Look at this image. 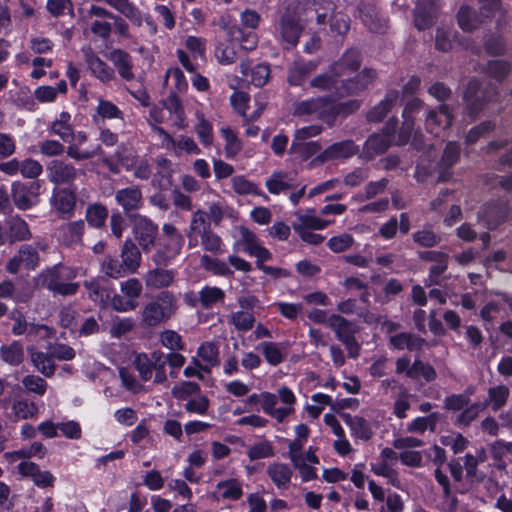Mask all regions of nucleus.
<instances>
[{
    "mask_svg": "<svg viewBox=\"0 0 512 512\" xmlns=\"http://www.w3.org/2000/svg\"><path fill=\"white\" fill-rule=\"evenodd\" d=\"M133 232L139 245L146 251L154 245L158 226L145 216H137L134 220Z\"/></svg>",
    "mask_w": 512,
    "mask_h": 512,
    "instance_id": "19",
    "label": "nucleus"
},
{
    "mask_svg": "<svg viewBox=\"0 0 512 512\" xmlns=\"http://www.w3.org/2000/svg\"><path fill=\"white\" fill-rule=\"evenodd\" d=\"M176 297L171 291L161 292L155 301L148 302L142 310V322L155 327L169 319L176 311Z\"/></svg>",
    "mask_w": 512,
    "mask_h": 512,
    "instance_id": "4",
    "label": "nucleus"
},
{
    "mask_svg": "<svg viewBox=\"0 0 512 512\" xmlns=\"http://www.w3.org/2000/svg\"><path fill=\"white\" fill-rule=\"evenodd\" d=\"M107 217V207L99 202L89 204L86 208L85 219L88 222V224L94 228L103 227Z\"/></svg>",
    "mask_w": 512,
    "mask_h": 512,
    "instance_id": "60",
    "label": "nucleus"
},
{
    "mask_svg": "<svg viewBox=\"0 0 512 512\" xmlns=\"http://www.w3.org/2000/svg\"><path fill=\"white\" fill-rule=\"evenodd\" d=\"M176 271L173 269L155 268L149 270L145 276V284L151 289H160L169 287L175 279Z\"/></svg>",
    "mask_w": 512,
    "mask_h": 512,
    "instance_id": "35",
    "label": "nucleus"
},
{
    "mask_svg": "<svg viewBox=\"0 0 512 512\" xmlns=\"http://www.w3.org/2000/svg\"><path fill=\"white\" fill-rule=\"evenodd\" d=\"M390 345L397 350L407 349L419 351L423 348L425 340L415 334L402 332L390 337Z\"/></svg>",
    "mask_w": 512,
    "mask_h": 512,
    "instance_id": "42",
    "label": "nucleus"
},
{
    "mask_svg": "<svg viewBox=\"0 0 512 512\" xmlns=\"http://www.w3.org/2000/svg\"><path fill=\"white\" fill-rule=\"evenodd\" d=\"M85 230L83 220L71 221L59 228V240L66 246L79 245Z\"/></svg>",
    "mask_w": 512,
    "mask_h": 512,
    "instance_id": "32",
    "label": "nucleus"
},
{
    "mask_svg": "<svg viewBox=\"0 0 512 512\" xmlns=\"http://www.w3.org/2000/svg\"><path fill=\"white\" fill-rule=\"evenodd\" d=\"M107 57L112 62L121 79L127 82L135 79L133 59L127 51L116 48L111 50Z\"/></svg>",
    "mask_w": 512,
    "mask_h": 512,
    "instance_id": "22",
    "label": "nucleus"
},
{
    "mask_svg": "<svg viewBox=\"0 0 512 512\" xmlns=\"http://www.w3.org/2000/svg\"><path fill=\"white\" fill-rule=\"evenodd\" d=\"M191 230L199 235L201 247L205 251L215 254L222 252L223 241L209 226L208 219L202 213V209L192 213Z\"/></svg>",
    "mask_w": 512,
    "mask_h": 512,
    "instance_id": "8",
    "label": "nucleus"
},
{
    "mask_svg": "<svg viewBox=\"0 0 512 512\" xmlns=\"http://www.w3.org/2000/svg\"><path fill=\"white\" fill-rule=\"evenodd\" d=\"M316 69V63L312 61H295L289 68L288 71V82L290 85L299 86L301 85L306 77Z\"/></svg>",
    "mask_w": 512,
    "mask_h": 512,
    "instance_id": "48",
    "label": "nucleus"
},
{
    "mask_svg": "<svg viewBox=\"0 0 512 512\" xmlns=\"http://www.w3.org/2000/svg\"><path fill=\"white\" fill-rule=\"evenodd\" d=\"M360 18L364 25L372 32H383L386 28V21L379 18L377 8L368 3L359 5Z\"/></svg>",
    "mask_w": 512,
    "mask_h": 512,
    "instance_id": "36",
    "label": "nucleus"
},
{
    "mask_svg": "<svg viewBox=\"0 0 512 512\" xmlns=\"http://www.w3.org/2000/svg\"><path fill=\"white\" fill-rule=\"evenodd\" d=\"M216 489L222 500L238 501L243 496V482L237 478L219 481Z\"/></svg>",
    "mask_w": 512,
    "mask_h": 512,
    "instance_id": "44",
    "label": "nucleus"
},
{
    "mask_svg": "<svg viewBox=\"0 0 512 512\" xmlns=\"http://www.w3.org/2000/svg\"><path fill=\"white\" fill-rule=\"evenodd\" d=\"M12 413L16 420L34 419L38 414L37 405L27 399H15L12 403Z\"/></svg>",
    "mask_w": 512,
    "mask_h": 512,
    "instance_id": "59",
    "label": "nucleus"
},
{
    "mask_svg": "<svg viewBox=\"0 0 512 512\" xmlns=\"http://www.w3.org/2000/svg\"><path fill=\"white\" fill-rule=\"evenodd\" d=\"M0 355L2 360L11 366H18L24 360L23 347L17 341H13L7 345H2L0 348Z\"/></svg>",
    "mask_w": 512,
    "mask_h": 512,
    "instance_id": "61",
    "label": "nucleus"
},
{
    "mask_svg": "<svg viewBox=\"0 0 512 512\" xmlns=\"http://www.w3.org/2000/svg\"><path fill=\"white\" fill-rule=\"evenodd\" d=\"M376 78V71L372 69H364L354 78L342 81L343 91L338 92V97L358 94L365 90Z\"/></svg>",
    "mask_w": 512,
    "mask_h": 512,
    "instance_id": "24",
    "label": "nucleus"
},
{
    "mask_svg": "<svg viewBox=\"0 0 512 512\" xmlns=\"http://www.w3.org/2000/svg\"><path fill=\"white\" fill-rule=\"evenodd\" d=\"M302 30V25L291 13H285L281 17L279 32L281 40L286 45L287 49L297 45Z\"/></svg>",
    "mask_w": 512,
    "mask_h": 512,
    "instance_id": "20",
    "label": "nucleus"
},
{
    "mask_svg": "<svg viewBox=\"0 0 512 512\" xmlns=\"http://www.w3.org/2000/svg\"><path fill=\"white\" fill-rule=\"evenodd\" d=\"M509 395L510 390L505 385L491 387L488 390V399L482 405L484 408L491 406L493 411H498L505 406Z\"/></svg>",
    "mask_w": 512,
    "mask_h": 512,
    "instance_id": "58",
    "label": "nucleus"
},
{
    "mask_svg": "<svg viewBox=\"0 0 512 512\" xmlns=\"http://www.w3.org/2000/svg\"><path fill=\"white\" fill-rule=\"evenodd\" d=\"M48 131L58 136L63 142H68L74 131L70 113L66 111L61 112L58 117L52 121Z\"/></svg>",
    "mask_w": 512,
    "mask_h": 512,
    "instance_id": "45",
    "label": "nucleus"
},
{
    "mask_svg": "<svg viewBox=\"0 0 512 512\" xmlns=\"http://www.w3.org/2000/svg\"><path fill=\"white\" fill-rule=\"evenodd\" d=\"M397 126V119H390L382 133H374L364 143L362 157L372 160L375 156L385 153L391 145V136Z\"/></svg>",
    "mask_w": 512,
    "mask_h": 512,
    "instance_id": "11",
    "label": "nucleus"
},
{
    "mask_svg": "<svg viewBox=\"0 0 512 512\" xmlns=\"http://www.w3.org/2000/svg\"><path fill=\"white\" fill-rule=\"evenodd\" d=\"M115 201L122 207L124 212L137 210L142 202V192L136 186L123 188L116 191Z\"/></svg>",
    "mask_w": 512,
    "mask_h": 512,
    "instance_id": "33",
    "label": "nucleus"
},
{
    "mask_svg": "<svg viewBox=\"0 0 512 512\" xmlns=\"http://www.w3.org/2000/svg\"><path fill=\"white\" fill-rule=\"evenodd\" d=\"M88 292V297L94 303L101 307H106L111 298L112 290L105 284V281L99 278L86 280L83 283Z\"/></svg>",
    "mask_w": 512,
    "mask_h": 512,
    "instance_id": "30",
    "label": "nucleus"
},
{
    "mask_svg": "<svg viewBox=\"0 0 512 512\" xmlns=\"http://www.w3.org/2000/svg\"><path fill=\"white\" fill-rule=\"evenodd\" d=\"M341 417L345 424L350 428L354 437L365 441L372 437L373 432L371 426L363 417L352 416L348 413H343Z\"/></svg>",
    "mask_w": 512,
    "mask_h": 512,
    "instance_id": "41",
    "label": "nucleus"
},
{
    "mask_svg": "<svg viewBox=\"0 0 512 512\" xmlns=\"http://www.w3.org/2000/svg\"><path fill=\"white\" fill-rule=\"evenodd\" d=\"M197 356L205 363V372H209L210 368L219 363V350L212 342L201 344L197 350Z\"/></svg>",
    "mask_w": 512,
    "mask_h": 512,
    "instance_id": "62",
    "label": "nucleus"
},
{
    "mask_svg": "<svg viewBox=\"0 0 512 512\" xmlns=\"http://www.w3.org/2000/svg\"><path fill=\"white\" fill-rule=\"evenodd\" d=\"M200 266L215 276L230 277L234 274V270L228 266L227 262L207 254L200 257Z\"/></svg>",
    "mask_w": 512,
    "mask_h": 512,
    "instance_id": "52",
    "label": "nucleus"
},
{
    "mask_svg": "<svg viewBox=\"0 0 512 512\" xmlns=\"http://www.w3.org/2000/svg\"><path fill=\"white\" fill-rule=\"evenodd\" d=\"M313 13L317 24L325 25L329 22L333 34L343 37L350 29V18L342 12H335L334 4L331 2H313L308 8Z\"/></svg>",
    "mask_w": 512,
    "mask_h": 512,
    "instance_id": "5",
    "label": "nucleus"
},
{
    "mask_svg": "<svg viewBox=\"0 0 512 512\" xmlns=\"http://www.w3.org/2000/svg\"><path fill=\"white\" fill-rule=\"evenodd\" d=\"M399 99V92L395 89L389 90L385 98L367 114L369 122H380L394 107Z\"/></svg>",
    "mask_w": 512,
    "mask_h": 512,
    "instance_id": "39",
    "label": "nucleus"
},
{
    "mask_svg": "<svg viewBox=\"0 0 512 512\" xmlns=\"http://www.w3.org/2000/svg\"><path fill=\"white\" fill-rule=\"evenodd\" d=\"M452 108L447 104H441L438 109L430 110L426 116V128L436 137L450 128L453 121Z\"/></svg>",
    "mask_w": 512,
    "mask_h": 512,
    "instance_id": "18",
    "label": "nucleus"
},
{
    "mask_svg": "<svg viewBox=\"0 0 512 512\" xmlns=\"http://www.w3.org/2000/svg\"><path fill=\"white\" fill-rule=\"evenodd\" d=\"M256 349L261 351L265 361L271 366L280 365L286 358V346L273 341L260 342Z\"/></svg>",
    "mask_w": 512,
    "mask_h": 512,
    "instance_id": "34",
    "label": "nucleus"
},
{
    "mask_svg": "<svg viewBox=\"0 0 512 512\" xmlns=\"http://www.w3.org/2000/svg\"><path fill=\"white\" fill-rule=\"evenodd\" d=\"M134 365L141 379L145 382L153 381L155 384L167 382L164 352L154 350L151 353H140L136 356Z\"/></svg>",
    "mask_w": 512,
    "mask_h": 512,
    "instance_id": "3",
    "label": "nucleus"
},
{
    "mask_svg": "<svg viewBox=\"0 0 512 512\" xmlns=\"http://www.w3.org/2000/svg\"><path fill=\"white\" fill-rule=\"evenodd\" d=\"M230 184L234 192L238 195H257L267 199V196L259 189L258 185L247 179L244 175L231 177Z\"/></svg>",
    "mask_w": 512,
    "mask_h": 512,
    "instance_id": "56",
    "label": "nucleus"
},
{
    "mask_svg": "<svg viewBox=\"0 0 512 512\" xmlns=\"http://www.w3.org/2000/svg\"><path fill=\"white\" fill-rule=\"evenodd\" d=\"M358 146L352 140H343L333 143L318 155L321 162L338 159H347L358 152Z\"/></svg>",
    "mask_w": 512,
    "mask_h": 512,
    "instance_id": "25",
    "label": "nucleus"
},
{
    "mask_svg": "<svg viewBox=\"0 0 512 512\" xmlns=\"http://www.w3.org/2000/svg\"><path fill=\"white\" fill-rule=\"evenodd\" d=\"M412 239L417 245L421 247L432 248L441 242L442 237L440 234L434 232L430 224H426L422 229L412 234Z\"/></svg>",
    "mask_w": 512,
    "mask_h": 512,
    "instance_id": "57",
    "label": "nucleus"
},
{
    "mask_svg": "<svg viewBox=\"0 0 512 512\" xmlns=\"http://www.w3.org/2000/svg\"><path fill=\"white\" fill-rule=\"evenodd\" d=\"M85 62L91 75L102 84H108L116 79L115 70L93 52L90 47L83 49Z\"/></svg>",
    "mask_w": 512,
    "mask_h": 512,
    "instance_id": "17",
    "label": "nucleus"
},
{
    "mask_svg": "<svg viewBox=\"0 0 512 512\" xmlns=\"http://www.w3.org/2000/svg\"><path fill=\"white\" fill-rule=\"evenodd\" d=\"M331 224V221L324 220L315 215L314 210H307L305 212L297 211L295 213V220L292 227L295 232L304 230H322Z\"/></svg>",
    "mask_w": 512,
    "mask_h": 512,
    "instance_id": "26",
    "label": "nucleus"
},
{
    "mask_svg": "<svg viewBox=\"0 0 512 512\" xmlns=\"http://www.w3.org/2000/svg\"><path fill=\"white\" fill-rule=\"evenodd\" d=\"M408 377L411 379L422 377L426 382H432L436 379L437 373L432 365L416 359L408 371Z\"/></svg>",
    "mask_w": 512,
    "mask_h": 512,
    "instance_id": "63",
    "label": "nucleus"
},
{
    "mask_svg": "<svg viewBox=\"0 0 512 512\" xmlns=\"http://www.w3.org/2000/svg\"><path fill=\"white\" fill-rule=\"evenodd\" d=\"M117 155L126 170L129 171L133 169V175L135 178L140 180H148L150 178L152 170L147 159L135 161L133 155H130L129 157H122L119 152Z\"/></svg>",
    "mask_w": 512,
    "mask_h": 512,
    "instance_id": "46",
    "label": "nucleus"
},
{
    "mask_svg": "<svg viewBox=\"0 0 512 512\" xmlns=\"http://www.w3.org/2000/svg\"><path fill=\"white\" fill-rule=\"evenodd\" d=\"M30 358L38 372L43 374L45 377H51L55 373V363L53 356L45 352L36 351L33 347L28 348Z\"/></svg>",
    "mask_w": 512,
    "mask_h": 512,
    "instance_id": "47",
    "label": "nucleus"
},
{
    "mask_svg": "<svg viewBox=\"0 0 512 512\" xmlns=\"http://www.w3.org/2000/svg\"><path fill=\"white\" fill-rule=\"evenodd\" d=\"M50 205L59 218L69 219L76 207V193L71 187L54 188L50 197Z\"/></svg>",
    "mask_w": 512,
    "mask_h": 512,
    "instance_id": "16",
    "label": "nucleus"
},
{
    "mask_svg": "<svg viewBox=\"0 0 512 512\" xmlns=\"http://www.w3.org/2000/svg\"><path fill=\"white\" fill-rule=\"evenodd\" d=\"M228 322L238 331H249L255 324V317L248 310H239L229 315Z\"/></svg>",
    "mask_w": 512,
    "mask_h": 512,
    "instance_id": "64",
    "label": "nucleus"
},
{
    "mask_svg": "<svg viewBox=\"0 0 512 512\" xmlns=\"http://www.w3.org/2000/svg\"><path fill=\"white\" fill-rule=\"evenodd\" d=\"M75 277V270L60 262L42 269L34 281L37 286L48 290L54 296L67 297L76 295L79 290V283L72 281Z\"/></svg>",
    "mask_w": 512,
    "mask_h": 512,
    "instance_id": "2",
    "label": "nucleus"
},
{
    "mask_svg": "<svg viewBox=\"0 0 512 512\" xmlns=\"http://www.w3.org/2000/svg\"><path fill=\"white\" fill-rule=\"evenodd\" d=\"M163 239L159 249L153 254L152 260L158 266H167L180 253L184 245V237L171 223L162 226Z\"/></svg>",
    "mask_w": 512,
    "mask_h": 512,
    "instance_id": "6",
    "label": "nucleus"
},
{
    "mask_svg": "<svg viewBox=\"0 0 512 512\" xmlns=\"http://www.w3.org/2000/svg\"><path fill=\"white\" fill-rule=\"evenodd\" d=\"M240 73L248 78L250 77V82L256 87L264 86L270 77V66L268 64H257L254 67H250L248 63H241Z\"/></svg>",
    "mask_w": 512,
    "mask_h": 512,
    "instance_id": "40",
    "label": "nucleus"
},
{
    "mask_svg": "<svg viewBox=\"0 0 512 512\" xmlns=\"http://www.w3.org/2000/svg\"><path fill=\"white\" fill-rule=\"evenodd\" d=\"M509 214V208L503 203H493L484 206L479 212V218L485 222L487 228L495 229L503 223Z\"/></svg>",
    "mask_w": 512,
    "mask_h": 512,
    "instance_id": "28",
    "label": "nucleus"
},
{
    "mask_svg": "<svg viewBox=\"0 0 512 512\" xmlns=\"http://www.w3.org/2000/svg\"><path fill=\"white\" fill-rule=\"evenodd\" d=\"M122 263L128 273H135L140 266L141 253L138 247L126 240L121 250Z\"/></svg>",
    "mask_w": 512,
    "mask_h": 512,
    "instance_id": "49",
    "label": "nucleus"
},
{
    "mask_svg": "<svg viewBox=\"0 0 512 512\" xmlns=\"http://www.w3.org/2000/svg\"><path fill=\"white\" fill-rule=\"evenodd\" d=\"M330 66L332 72L337 74L340 78L348 76L360 68L361 55L358 50H347L338 61L332 63Z\"/></svg>",
    "mask_w": 512,
    "mask_h": 512,
    "instance_id": "27",
    "label": "nucleus"
},
{
    "mask_svg": "<svg viewBox=\"0 0 512 512\" xmlns=\"http://www.w3.org/2000/svg\"><path fill=\"white\" fill-rule=\"evenodd\" d=\"M18 472L24 477H30L40 488L52 487L55 477L49 471L40 470L39 466L30 461H22L17 465Z\"/></svg>",
    "mask_w": 512,
    "mask_h": 512,
    "instance_id": "23",
    "label": "nucleus"
},
{
    "mask_svg": "<svg viewBox=\"0 0 512 512\" xmlns=\"http://www.w3.org/2000/svg\"><path fill=\"white\" fill-rule=\"evenodd\" d=\"M265 187L273 195L287 193L289 190L298 187L296 174L293 172L275 171L266 179Z\"/></svg>",
    "mask_w": 512,
    "mask_h": 512,
    "instance_id": "21",
    "label": "nucleus"
},
{
    "mask_svg": "<svg viewBox=\"0 0 512 512\" xmlns=\"http://www.w3.org/2000/svg\"><path fill=\"white\" fill-rule=\"evenodd\" d=\"M246 403L249 405L261 404L262 411L275 419L278 423H283L288 416L295 412L296 396L287 386H281L277 394L271 392L253 393L248 396Z\"/></svg>",
    "mask_w": 512,
    "mask_h": 512,
    "instance_id": "1",
    "label": "nucleus"
},
{
    "mask_svg": "<svg viewBox=\"0 0 512 512\" xmlns=\"http://www.w3.org/2000/svg\"><path fill=\"white\" fill-rule=\"evenodd\" d=\"M267 475L278 489H286L291 482L293 471L285 463L273 462L267 467Z\"/></svg>",
    "mask_w": 512,
    "mask_h": 512,
    "instance_id": "37",
    "label": "nucleus"
},
{
    "mask_svg": "<svg viewBox=\"0 0 512 512\" xmlns=\"http://www.w3.org/2000/svg\"><path fill=\"white\" fill-rule=\"evenodd\" d=\"M107 4L125 16L135 26L142 25L141 11L130 0H108Z\"/></svg>",
    "mask_w": 512,
    "mask_h": 512,
    "instance_id": "51",
    "label": "nucleus"
},
{
    "mask_svg": "<svg viewBox=\"0 0 512 512\" xmlns=\"http://www.w3.org/2000/svg\"><path fill=\"white\" fill-rule=\"evenodd\" d=\"M437 8L433 0H419L414 12L415 26L419 30L431 27L435 21Z\"/></svg>",
    "mask_w": 512,
    "mask_h": 512,
    "instance_id": "29",
    "label": "nucleus"
},
{
    "mask_svg": "<svg viewBox=\"0 0 512 512\" xmlns=\"http://www.w3.org/2000/svg\"><path fill=\"white\" fill-rule=\"evenodd\" d=\"M342 81L337 74L332 72L331 66H329L327 71L318 74L311 80L310 86L322 91L335 90V95L338 97V92L343 91Z\"/></svg>",
    "mask_w": 512,
    "mask_h": 512,
    "instance_id": "38",
    "label": "nucleus"
},
{
    "mask_svg": "<svg viewBox=\"0 0 512 512\" xmlns=\"http://www.w3.org/2000/svg\"><path fill=\"white\" fill-rule=\"evenodd\" d=\"M201 309L210 310L225 302L226 293L218 286L204 285L200 290Z\"/></svg>",
    "mask_w": 512,
    "mask_h": 512,
    "instance_id": "43",
    "label": "nucleus"
},
{
    "mask_svg": "<svg viewBox=\"0 0 512 512\" xmlns=\"http://www.w3.org/2000/svg\"><path fill=\"white\" fill-rule=\"evenodd\" d=\"M332 100L329 97L318 96L297 102L294 107L295 116H313L323 120L329 126L333 125Z\"/></svg>",
    "mask_w": 512,
    "mask_h": 512,
    "instance_id": "9",
    "label": "nucleus"
},
{
    "mask_svg": "<svg viewBox=\"0 0 512 512\" xmlns=\"http://www.w3.org/2000/svg\"><path fill=\"white\" fill-rule=\"evenodd\" d=\"M239 231V239L234 244L235 251H241L249 256H252L264 249V246L260 244V241L256 234L251 231L249 228L245 226H240L238 228Z\"/></svg>",
    "mask_w": 512,
    "mask_h": 512,
    "instance_id": "31",
    "label": "nucleus"
},
{
    "mask_svg": "<svg viewBox=\"0 0 512 512\" xmlns=\"http://www.w3.org/2000/svg\"><path fill=\"white\" fill-rule=\"evenodd\" d=\"M329 327L335 332L336 338L340 342L354 337V324L339 314L330 315Z\"/></svg>",
    "mask_w": 512,
    "mask_h": 512,
    "instance_id": "50",
    "label": "nucleus"
},
{
    "mask_svg": "<svg viewBox=\"0 0 512 512\" xmlns=\"http://www.w3.org/2000/svg\"><path fill=\"white\" fill-rule=\"evenodd\" d=\"M12 333L16 336L25 335L30 342H40L53 337L54 329L45 324L26 321L23 317L15 319Z\"/></svg>",
    "mask_w": 512,
    "mask_h": 512,
    "instance_id": "15",
    "label": "nucleus"
},
{
    "mask_svg": "<svg viewBox=\"0 0 512 512\" xmlns=\"http://www.w3.org/2000/svg\"><path fill=\"white\" fill-rule=\"evenodd\" d=\"M7 224L9 229L8 235L10 243L25 241L31 238L32 235L28 224L19 216L10 218Z\"/></svg>",
    "mask_w": 512,
    "mask_h": 512,
    "instance_id": "55",
    "label": "nucleus"
},
{
    "mask_svg": "<svg viewBox=\"0 0 512 512\" xmlns=\"http://www.w3.org/2000/svg\"><path fill=\"white\" fill-rule=\"evenodd\" d=\"M87 140L88 135L86 132L73 131V135H71L70 140L67 142V156L75 161H84L100 155L102 152L100 144L91 146L89 148H83V145L87 142Z\"/></svg>",
    "mask_w": 512,
    "mask_h": 512,
    "instance_id": "14",
    "label": "nucleus"
},
{
    "mask_svg": "<svg viewBox=\"0 0 512 512\" xmlns=\"http://www.w3.org/2000/svg\"><path fill=\"white\" fill-rule=\"evenodd\" d=\"M497 95L498 91L496 86L492 84H486L484 86L476 79L470 80L464 94L467 114L472 119L476 118L485 106L496 98Z\"/></svg>",
    "mask_w": 512,
    "mask_h": 512,
    "instance_id": "7",
    "label": "nucleus"
},
{
    "mask_svg": "<svg viewBox=\"0 0 512 512\" xmlns=\"http://www.w3.org/2000/svg\"><path fill=\"white\" fill-rule=\"evenodd\" d=\"M48 180L55 184H72L83 171L77 169L71 162L64 159H54L46 165Z\"/></svg>",
    "mask_w": 512,
    "mask_h": 512,
    "instance_id": "12",
    "label": "nucleus"
},
{
    "mask_svg": "<svg viewBox=\"0 0 512 512\" xmlns=\"http://www.w3.org/2000/svg\"><path fill=\"white\" fill-rule=\"evenodd\" d=\"M39 264L40 256L37 249L30 244H23L7 262L6 270L11 274H17L21 270H35Z\"/></svg>",
    "mask_w": 512,
    "mask_h": 512,
    "instance_id": "13",
    "label": "nucleus"
},
{
    "mask_svg": "<svg viewBox=\"0 0 512 512\" xmlns=\"http://www.w3.org/2000/svg\"><path fill=\"white\" fill-rule=\"evenodd\" d=\"M220 133L225 140L224 153L227 159H234L243 149V143L230 127H222Z\"/></svg>",
    "mask_w": 512,
    "mask_h": 512,
    "instance_id": "53",
    "label": "nucleus"
},
{
    "mask_svg": "<svg viewBox=\"0 0 512 512\" xmlns=\"http://www.w3.org/2000/svg\"><path fill=\"white\" fill-rule=\"evenodd\" d=\"M41 182L33 181L24 183L15 181L11 185V198L19 210H28L39 203L41 194Z\"/></svg>",
    "mask_w": 512,
    "mask_h": 512,
    "instance_id": "10",
    "label": "nucleus"
},
{
    "mask_svg": "<svg viewBox=\"0 0 512 512\" xmlns=\"http://www.w3.org/2000/svg\"><path fill=\"white\" fill-rule=\"evenodd\" d=\"M67 83L65 80H60L55 87L43 85L34 90V97L40 103L54 102L58 94L67 93Z\"/></svg>",
    "mask_w": 512,
    "mask_h": 512,
    "instance_id": "54",
    "label": "nucleus"
}]
</instances>
